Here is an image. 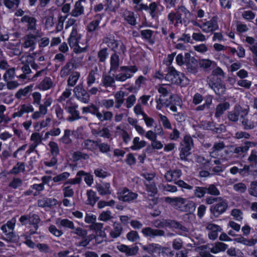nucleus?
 Segmentation results:
<instances>
[{
	"instance_id": "a211bd4d",
	"label": "nucleus",
	"mask_w": 257,
	"mask_h": 257,
	"mask_svg": "<svg viewBox=\"0 0 257 257\" xmlns=\"http://www.w3.org/2000/svg\"><path fill=\"white\" fill-rule=\"evenodd\" d=\"M209 86L214 90L215 93L218 95H222L224 94L226 88L224 85L222 83L209 79L208 81Z\"/></svg>"
},
{
	"instance_id": "e433bc0d",
	"label": "nucleus",
	"mask_w": 257,
	"mask_h": 257,
	"mask_svg": "<svg viewBox=\"0 0 257 257\" xmlns=\"http://www.w3.org/2000/svg\"><path fill=\"white\" fill-rule=\"evenodd\" d=\"M92 134L96 136L104 138H109L110 136L109 130L107 127H104L101 130L92 129Z\"/></svg>"
},
{
	"instance_id": "dca6fc26",
	"label": "nucleus",
	"mask_w": 257,
	"mask_h": 257,
	"mask_svg": "<svg viewBox=\"0 0 257 257\" xmlns=\"http://www.w3.org/2000/svg\"><path fill=\"white\" fill-rule=\"evenodd\" d=\"M206 230L209 231L208 237L212 240H215L218 236V233L221 231V228L218 225L208 222L204 224Z\"/></svg>"
},
{
	"instance_id": "864d4df0",
	"label": "nucleus",
	"mask_w": 257,
	"mask_h": 257,
	"mask_svg": "<svg viewBox=\"0 0 257 257\" xmlns=\"http://www.w3.org/2000/svg\"><path fill=\"white\" fill-rule=\"evenodd\" d=\"M171 220L170 219L156 220L154 221L153 224L157 228L170 227Z\"/></svg>"
},
{
	"instance_id": "b1692460",
	"label": "nucleus",
	"mask_w": 257,
	"mask_h": 257,
	"mask_svg": "<svg viewBox=\"0 0 257 257\" xmlns=\"http://www.w3.org/2000/svg\"><path fill=\"white\" fill-rule=\"evenodd\" d=\"M77 64L72 62H67L62 68L60 71V75L61 77H65L71 74V72L76 69Z\"/></svg>"
},
{
	"instance_id": "a19ab883",
	"label": "nucleus",
	"mask_w": 257,
	"mask_h": 257,
	"mask_svg": "<svg viewBox=\"0 0 257 257\" xmlns=\"http://www.w3.org/2000/svg\"><path fill=\"white\" fill-rule=\"evenodd\" d=\"M84 13V7L80 1L76 2L73 9L70 13V15L75 17L82 15Z\"/></svg>"
},
{
	"instance_id": "4c0bfd02",
	"label": "nucleus",
	"mask_w": 257,
	"mask_h": 257,
	"mask_svg": "<svg viewBox=\"0 0 257 257\" xmlns=\"http://www.w3.org/2000/svg\"><path fill=\"white\" fill-rule=\"evenodd\" d=\"M110 184L109 183H104L102 184L98 185L96 189L99 194L101 195H109L111 193L110 190Z\"/></svg>"
},
{
	"instance_id": "f03ea898",
	"label": "nucleus",
	"mask_w": 257,
	"mask_h": 257,
	"mask_svg": "<svg viewBox=\"0 0 257 257\" xmlns=\"http://www.w3.org/2000/svg\"><path fill=\"white\" fill-rule=\"evenodd\" d=\"M165 77V79L169 83L181 86H183L187 83V78L183 73L176 70L173 67H169Z\"/></svg>"
},
{
	"instance_id": "37998d69",
	"label": "nucleus",
	"mask_w": 257,
	"mask_h": 257,
	"mask_svg": "<svg viewBox=\"0 0 257 257\" xmlns=\"http://www.w3.org/2000/svg\"><path fill=\"white\" fill-rule=\"evenodd\" d=\"M82 145L85 149L94 151L97 149L98 144L97 141L88 139L84 141Z\"/></svg>"
},
{
	"instance_id": "ea45409f",
	"label": "nucleus",
	"mask_w": 257,
	"mask_h": 257,
	"mask_svg": "<svg viewBox=\"0 0 257 257\" xmlns=\"http://www.w3.org/2000/svg\"><path fill=\"white\" fill-rule=\"evenodd\" d=\"M80 76V74L79 72H72L67 81L68 86L70 87L74 86L76 84Z\"/></svg>"
},
{
	"instance_id": "5701e85b",
	"label": "nucleus",
	"mask_w": 257,
	"mask_h": 257,
	"mask_svg": "<svg viewBox=\"0 0 257 257\" xmlns=\"http://www.w3.org/2000/svg\"><path fill=\"white\" fill-rule=\"evenodd\" d=\"M158 8V5L155 2L151 3L149 6L144 4L140 5V10L148 11L152 18L156 17Z\"/></svg>"
},
{
	"instance_id": "4468645a",
	"label": "nucleus",
	"mask_w": 257,
	"mask_h": 257,
	"mask_svg": "<svg viewBox=\"0 0 257 257\" xmlns=\"http://www.w3.org/2000/svg\"><path fill=\"white\" fill-rule=\"evenodd\" d=\"M165 201L166 202L169 203L175 209L180 210H182V208L186 202L185 199L180 197L173 198L167 197L165 198Z\"/></svg>"
},
{
	"instance_id": "72a5a7b5",
	"label": "nucleus",
	"mask_w": 257,
	"mask_h": 257,
	"mask_svg": "<svg viewBox=\"0 0 257 257\" xmlns=\"http://www.w3.org/2000/svg\"><path fill=\"white\" fill-rule=\"evenodd\" d=\"M56 224L59 227L74 229L75 226L73 222L68 219L58 218L56 221Z\"/></svg>"
},
{
	"instance_id": "bf43d9fd",
	"label": "nucleus",
	"mask_w": 257,
	"mask_h": 257,
	"mask_svg": "<svg viewBox=\"0 0 257 257\" xmlns=\"http://www.w3.org/2000/svg\"><path fill=\"white\" fill-rule=\"evenodd\" d=\"M126 51V47L123 42L120 40L117 42V46L115 47V50L113 53H116L117 55H123Z\"/></svg>"
},
{
	"instance_id": "6e6d98bb",
	"label": "nucleus",
	"mask_w": 257,
	"mask_h": 257,
	"mask_svg": "<svg viewBox=\"0 0 257 257\" xmlns=\"http://www.w3.org/2000/svg\"><path fill=\"white\" fill-rule=\"evenodd\" d=\"M133 144L131 148L132 150H136L144 147L146 145V142L145 141H140L139 137H136L134 139Z\"/></svg>"
},
{
	"instance_id": "4d7b16f0",
	"label": "nucleus",
	"mask_w": 257,
	"mask_h": 257,
	"mask_svg": "<svg viewBox=\"0 0 257 257\" xmlns=\"http://www.w3.org/2000/svg\"><path fill=\"white\" fill-rule=\"evenodd\" d=\"M53 83L49 77L45 78L40 84V89L46 90L50 89L52 86Z\"/></svg>"
},
{
	"instance_id": "ddd939ff",
	"label": "nucleus",
	"mask_w": 257,
	"mask_h": 257,
	"mask_svg": "<svg viewBox=\"0 0 257 257\" xmlns=\"http://www.w3.org/2000/svg\"><path fill=\"white\" fill-rule=\"evenodd\" d=\"M198 26L204 32L209 33L218 29L217 18L213 17L210 21L199 25Z\"/></svg>"
},
{
	"instance_id": "2eb2a0df",
	"label": "nucleus",
	"mask_w": 257,
	"mask_h": 257,
	"mask_svg": "<svg viewBox=\"0 0 257 257\" xmlns=\"http://www.w3.org/2000/svg\"><path fill=\"white\" fill-rule=\"evenodd\" d=\"M225 144L222 141L215 142L212 148V151L210 152V155L212 158H217L220 157L222 160H227V159L223 155H220L219 153L220 151L225 148Z\"/></svg>"
},
{
	"instance_id": "aec40b11",
	"label": "nucleus",
	"mask_w": 257,
	"mask_h": 257,
	"mask_svg": "<svg viewBox=\"0 0 257 257\" xmlns=\"http://www.w3.org/2000/svg\"><path fill=\"white\" fill-rule=\"evenodd\" d=\"M113 76L110 75H103L101 79V85L105 88H115V79L114 74Z\"/></svg>"
},
{
	"instance_id": "69168bd1",
	"label": "nucleus",
	"mask_w": 257,
	"mask_h": 257,
	"mask_svg": "<svg viewBox=\"0 0 257 257\" xmlns=\"http://www.w3.org/2000/svg\"><path fill=\"white\" fill-rule=\"evenodd\" d=\"M125 20L131 25L136 24V20L134 17V14L131 12H126L124 14Z\"/></svg>"
},
{
	"instance_id": "338daca9",
	"label": "nucleus",
	"mask_w": 257,
	"mask_h": 257,
	"mask_svg": "<svg viewBox=\"0 0 257 257\" xmlns=\"http://www.w3.org/2000/svg\"><path fill=\"white\" fill-rule=\"evenodd\" d=\"M194 193L196 197L201 198L203 197L206 193V187H195Z\"/></svg>"
},
{
	"instance_id": "2f4dec72",
	"label": "nucleus",
	"mask_w": 257,
	"mask_h": 257,
	"mask_svg": "<svg viewBox=\"0 0 257 257\" xmlns=\"http://www.w3.org/2000/svg\"><path fill=\"white\" fill-rule=\"evenodd\" d=\"M122 231V227L120 223L115 222L112 225V229L111 230L109 235L113 238L118 237Z\"/></svg>"
},
{
	"instance_id": "13d9d810",
	"label": "nucleus",
	"mask_w": 257,
	"mask_h": 257,
	"mask_svg": "<svg viewBox=\"0 0 257 257\" xmlns=\"http://www.w3.org/2000/svg\"><path fill=\"white\" fill-rule=\"evenodd\" d=\"M206 193L211 196H217L220 195L219 190L217 189L214 184H210L208 187H206Z\"/></svg>"
},
{
	"instance_id": "4be33fe9",
	"label": "nucleus",
	"mask_w": 257,
	"mask_h": 257,
	"mask_svg": "<svg viewBox=\"0 0 257 257\" xmlns=\"http://www.w3.org/2000/svg\"><path fill=\"white\" fill-rule=\"evenodd\" d=\"M119 67V58L116 53H113L110 57V69L108 73H115Z\"/></svg>"
},
{
	"instance_id": "c9c22d12",
	"label": "nucleus",
	"mask_w": 257,
	"mask_h": 257,
	"mask_svg": "<svg viewBox=\"0 0 257 257\" xmlns=\"http://www.w3.org/2000/svg\"><path fill=\"white\" fill-rule=\"evenodd\" d=\"M98 69L95 67L94 69L92 70L88 74L87 77V87H90L93 84L95 83L97 77L98 76L97 73Z\"/></svg>"
},
{
	"instance_id": "6ab92c4d",
	"label": "nucleus",
	"mask_w": 257,
	"mask_h": 257,
	"mask_svg": "<svg viewBox=\"0 0 257 257\" xmlns=\"http://www.w3.org/2000/svg\"><path fill=\"white\" fill-rule=\"evenodd\" d=\"M255 143L246 141L243 145L235 147L233 150V153L237 154L239 156H243L248 152L251 146L255 147Z\"/></svg>"
},
{
	"instance_id": "c85d7f7f",
	"label": "nucleus",
	"mask_w": 257,
	"mask_h": 257,
	"mask_svg": "<svg viewBox=\"0 0 257 257\" xmlns=\"http://www.w3.org/2000/svg\"><path fill=\"white\" fill-rule=\"evenodd\" d=\"M101 17L100 15H97L95 17V20L91 21L87 26L88 35L96 31L99 28Z\"/></svg>"
},
{
	"instance_id": "052dcab7",
	"label": "nucleus",
	"mask_w": 257,
	"mask_h": 257,
	"mask_svg": "<svg viewBox=\"0 0 257 257\" xmlns=\"http://www.w3.org/2000/svg\"><path fill=\"white\" fill-rule=\"evenodd\" d=\"M72 158L75 161H78L81 159L86 160L89 158V156L87 154L82 153L80 151H76L73 153Z\"/></svg>"
},
{
	"instance_id": "9d476101",
	"label": "nucleus",
	"mask_w": 257,
	"mask_h": 257,
	"mask_svg": "<svg viewBox=\"0 0 257 257\" xmlns=\"http://www.w3.org/2000/svg\"><path fill=\"white\" fill-rule=\"evenodd\" d=\"M176 24L187 25L191 17V14L184 7L181 6L176 10Z\"/></svg>"
},
{
	"instance_id": "680f3d73",
	"label": "nucleus",
	"mask_w": 257,
	"mask_h": 257,
	"mask_svg": "<svg viewBox=\"0 0 257 257\" xmlns=\"http://www.w3.org/2000/svg\"><path fill=\"white\" fill-rule=\"evenodd\" d=\"M233 189L236 192L242 194L246 192L247 190L246 185L243 183H237L233 186Z\"/></svg>"
},
{
	"instance_id": "58836bf2",
	"label": "nucleus",
	"mask_w": 257,
	"mask_h": 257,
	"mask_svg": "<svg viewBox=\"0 0 257 257\" xmlns=\"http://www.w3.org/2000/svg\"><path fill=\"white\" fill-rule=\"evenodd\" d=\"M229 106L230 104L227 102L218 104L216 108L215 116L217 118L220 117L224 111L229 108Z\"/></svg>"
},
{
	"instance_id": "473e14b6",
	"label": "nucleus",
	"mask_w": 257,
	"mask_h": 257,
	"mask_svg": "<svg viewBox=\"0 0 257 257\" xmlns=\"http://www.w3.org/2000/svg\"><path fill=\"white\" fill-rule=\"evenodd\" d=\"M57 203V200L54 198H44L38 201V205L41 207H51Z\"/></svg>"
},
{
	"instance_id": "412c9836",
	"label": "nucleus",
	"mask_w": 257,
	"mask_h": 257,
	"mask_svg": "<svg viewBox=\"0 0 257 257\" xmlns=\"http://www.w3.org/2000/svg\"><path fill=\"white\" fill-rule=\"evenodd\" d=\"M80 39V35L78 34L75 28H73L68 39V42L71 47L74 48L75 50L79 48L78 46V42Z\"/></svg>"
},
{
	"instance_id": "f704fd0d",
	"label": "nucleus",
	"mask_w": 257,
	"mask_h": 257,
	"mask_svg": "<svg viewBox=\"0 0 257 257\" xmlns=\"http://www.w3.org/2000/svg\"><path fill=\"white\" fill-rule=\"evenodd\" d=\"M117 41L118 40H115L114 37L112 35L107 36L103 39V42L112 51H115V47L117 46Z\"/></svg>"
},
{
	"instance_id": "49530a36",
	"label": "nucleus",
	"mask_w": 257,
	"mask_h": 257,
	"mask_svg": "<svg viewBox=\"0 0 257 257\" xmlns=\"http://www.w3.org/2000/svg\"><path fill=\"white\" fill-rule=\"evenodd\" d=\"M25 171V163L23 162H18L10 171V173L14 175H17L21 172H24Z\"/></svg>"
},
{
	"instance_id": "09e8293b",
	"label": "nucleus",
	"mask_w": 257,
	"mask_h": 257,
	"mask_svg": "<svg viewBox=\"0 0 257 257\" xmlns=\"http://www.w3.org/2000/svg\"><path fill=\"white\" fill-rule=\"evenodd\" d=\"M146 190L150 193V195L154 196L157 194L158 189L155 182L145 183Z\"/></svg>"
},
{
	"instance_id": "f3484780",
	"label": "nucleus",
	"mask_w": 257,
	"mask_h": 257,
	"mask_svg": "<svg viewBox=\"0 0 257 257\" xmlns=\"http://www.w3.org/2000/svg\"><path fill=\"white\" fill-rule=\"evenodd\" d=\"M142 233L146 237L155 238L157 236H164L165 232L164 230L159 229H153L150 227L144 228L142 230Z\"/></svg>"
},
{
	"instance_id": "0eeeda50",
	"label": "nucleus",
	"mask_w": 257,
	"mask_h": 257,
	"mask_svg": "<svg viewBox=\"0 0 257 257\" xmlns=\"http://www.w3.org/2000/svg\"><path fill=\"white\" fill-rule=\"evenodd\" d=\"M248 108H244L238 105H236L233 109L228 112L227 117L228 119L232 122H236L239 119V116L241 118L247 115Z\"/></svg>"
},
{
	"instance_id": "f8f14e48",
	"label": "nucleus",
	"mask_w": 257,
	"mask_h": 257,
	"mask_svg": "<svg viewBox=\"0 0 257 257\" xmlns=\"http://www.w3.org/2000/svg\"><path fill=\"white\" fill-rule=\"evenodd\" d=\"M22 23H27V29L33 34H40V31L37 29V20L28 15L23 16L21 20Z\"/></svg>"
},
{
	"instance_id": "c03bdc74",
	"label": "nucleus",
	"mask_w": 257,
	"mask_h": 257,
	"mask_svg": "<svg viewBox=\"0 0 257 257\" xmlns=\"http://www.w3.org/2000/svg\"><path fill=\"white\" fill-rule=\"evenodd\" d=\"M228 245L221 242H216L214 245L210 249V251L213 253H217L220 251L225 250Z\"/></svg>"
},
{
	"instance_id": "423d86ee",
	"label": "nucleus",
	"mask_w": 257,
	"mask_h": 257,
	"mask_svg": "<svg viewBox=\"0 0 257 257\" xmlns=\"http://www.w3.org/2000/svg\"><path fill=\"white\" fill-rule=\"evenodd\" d=\"M73 91L74 96L78 101L85 104L89 103L90 95L87 91L84 88L82 84H79L76 86Z\"/></svg>"
},
{
	"instance_id": "5fc2aeb1",
	"label": "nucleus",
	"mask_w": 257,
	"mask_h": 257,
	"mask_svg": "<svg viewBox=\"0 0 257 257\" xmlns=\"http://www.w3.org/2000/svg\"><path fill=\"white\" fill-rule=\"evenodd\" d=\"M48 146L52 156H57L60 153V150L58 144L53 141H50Z\"/></svg>"
},
{
	"instance_id": "7c9ffc66",
	"label": "nucleus",
	"mask_w": 257,
	"mask_h": 257,
	"mask_svg": "<svg viewBox=\"0 0 257 257\" xmlns=\"http://www.w3.org/2000/svg\"><path fill=\"white\" fill-rule=\"evenodd\" d=\"M241 124L244 130H252L257 125V121L252 118V115L249 118H242Z\"/></svg>"
},
{
	"instance_id": "79ce46f5",
	"label": "nucleus",
	"mask_w": 257,
	"mask_h": 257,
	"mask_svg": "<svg viewBox=\"0 0 257 257\" xmlns=\"http://www.w3.org/2000/svg\"><path fill=\"white\" fill-rule=\"evenodd\" d=\"M154 33V32L152 30L146 29L141 31V36L143 39L148 41L149 43L153 44L155 43V41L153 38Z\"/></svg>"
},
{
	"instance_id": "a878e982",
	"label": "nucleus",
	"mask_w": 257,
	"mask_h": 257,
	"mask_svg": "<svg viewBox=\"0 0 257 257\" xmlns=\"http://www.w3.org/2000/svg\"><path fill=\"white\" fill-rule=\"evenodd\" d=\"M142 249L149 254L160 253L162 250V246L157 243H150L147 245H142Z\"/></svg>"
},
{
	"instance_id": "0e129e2a",
	"label": "nucleus",
	"mask_w": 257,
	"mask_h": 257,
	"mask_svg": "<svg viewBox=\"0 0 257 257\" xmlns=\"http://www.w3.org/2000/svg\"><path fill=\"white\" fill-rule=\"evenodd\" d=\"M15 75V69L14 68H8L3 75V79L5 81L14 78Z\"/></svg>"
},
{
	"instance_id": "c756f323",
	"label": "nucleus",
	"mask_w": 257,
	"mask_h": 257,
	"mask_svg": "<svg viewBox=\"0 0 257 257\" xmlns=\"http://www.w3.org/2000/svg\"><path fill=\"white\" fill-rule=\"evenodd\" d=\"M96 117L101 122L104 121H110L113 117V113L109 111L103 110L101 112L98 109L96 115Z\"/></svg>"
},
{
	"instance_id": "de8ad7c7",
	"label": "nucleus",
	"mask_w": 257,
	"mask_h": 257,
	"mask_svg": "<svg viewBox=\"0 0 257 257\" xmlns=\"http://www.w3.org/2000/svg\"><path fill=\"white\" fill-rule=\"evenodd\" d=\"M70 136L71 131L69 129H66L64 131L63 136L59 139V141L64 144L69 145L72 142Z\"/></svg>"
},
{
	"instance_id": "39448f33",
	"label": "nucleus",
	"mask_w": 257,
	"mask_h": 257,
	"mask_svg": "<svg viewBox=\"0 0 257 257\" xmlns=\"http://www.w3.org/2000/svg\"><path fill=\"white\" fill-rule=\"evenodd\" d=\"M116 194L120 201L127 203L133 202L138 197L137 193L132 192L126 187L118 189Z\"/></svg>"
},
{
	"instance_id": "8fccbe9b",
	"label": "nucleus",
	"mask_w": 257,
	"mask_h": 257,
	"mask_svg": "<svg viewBox=\"0 0 257 257\" xmlns=\"http://www.w3.org/2000/svg\"><path fill=\"white\" fill-rule=\"evenodd\" d=\"M87 204H89L93 206L98 200V198L96 196V193L91 190L87 191Z\"/></svg>"
},
{
	"instance_id": "1a4fd4ad",
	"label": "nucleus",
	"mask_w": 257,
	"mask_h": 257,
	"mask_svg": "<svg viewBox=\"0 0 257 257\" xmlns=\"http://www.w3.org/2000/svg\"><path fill=\"white\" fill-rule=\"evenodd\" d=\"M40 37V34L29 33L26 35L23 38L24 42L22 44V47L25 49H29L30 51H33L36 46V39Z\"/></svg>"
},
{
	"instance_id": "3c124183",
	"label": "nucleus",
	"mask_w": 257,
	"mask_h": 257,
	"mask_svg": "<svg viewBox=\"0 0 257 257\" xmlns=\"http://www.w3.org/2000/svg\"><path fill=\"white\" fill-rule=\"evenodd\" d=\"M98 109V108L94 104L90 103L87 106L83 107L82 108V113L85 114L87 113H90L94 115H96V113Z\"/></svg>"
},
{
	"instance_id": "774afa93",
	"label": "nucleus",
	"mask_w": 257,
	"mask_h": 257,
	"mask_svg": "<svg viewBox=\"0 0 257 257\" xmlns=\"http://www.w3.org/2000/svg\"><path fill=\"white\" fill-rule=\"evenodd\" d=\"M248 191L249 195L257 197V181L251 182Z\"/></svg>"
},
{
	"instance_id": "7ed1b4c3",
	"label": "nucleus",
	"mask_w": 257,
	"mask_h": 257,
	"mask_svg": "<svg viewBox=\"0 0 257 257\" xmlns=\"http://www.w3.org/2000/svg\"><path fill=\"white\" fill-rule=\"evenodd\" d=\"M138 71V68L135 65L123 66L120 67V73L114 75L116 81L124 82L132 77L133 74Z\"/></svg>"
},
{
	"instance_id": "603ef678",
	"label": "nucleus",
	"mask_w": 257,
	"mask_h": 257,
	"mask_svg": "<svg viewBox=\"0 0 257 257\" xmlns=\"http://www.w3.org/2000/svg\"><path fill=\"white\" fill-rule=\"evenodd\" d=\"M32 90V86L30 85L25 87L23 89H20L15 94V97L17 99H20L23 96H26Z\"/></svg>"
},
{
	"instance_id": "bb28decb",
	"label": "nucleus",
	"mask_w": 257,
	"mask_h": 257,
	"mask_svg": "<svg viewBox=\"0 0 257 257\" xmlns=\"http://www.w3.org/2000/svg\"><path fill=\"white\" fill-rule=\"evenodd\" d=\"M182 175L181 171L179 169L168 171L165 174L167 181L171 182L176 180Z\"/></svg>"
},
{
	"instance_id": "a18cd8bd",
	"label": "nucleus",
	"mask_w": 257,
	"mask_h": 257,
	"mask_svg": "<svg viewBox=\"0 0 257 257\" xmlns=\"http://www.w3.org/2000/svg\"><path fill=\"white\" fill-rule=\"evenodd\" d=\"M77 108L78 105L68 110H67V111L71 114V116L67 118L68 121H73L81 118L79 115V112L77 110Z\"/></svg>"
},
{
	"instance_id": "20e7f679",
	"label": "nucleus",
	"mask_w": 257,
	"mask_h": 257,
	"mask_svg": "<svg viewBox=\"0 0 257 257\" xmlns=\"http://www.w3.org/2000/svg\"><path fill=\"white\" fill-rule=\"evenodd\" d=\"M193 147V142L192 138L189 136H185L180 148V157L182 160H186L187 157L190 154V150Z\"/></svg>"
},
{
	"instance_id": "9b49d317",
	"label": "nucleus",
	"mask_w": 257,
	"mask_h": 257,
	"mask_svg": "<svg viewBox=\"0 0 257 257\" xmlns=\"http://www.w3.org/2000/svg\"><path fill=\"white\" fill-rule=\"evenodd\" d=\"M184 59L187 71L193 74L197 73L198 72L197 60L194 57H191L188 53L185 54Z\"/></svg>"
},
{
	"instance_id": "cd10ccee",
	"label": "nucleus",
	"mask_w": 257,
	"mask_h": 257,
	"mask_svg": "<svg viewBox=\"0 0 257 257\" xmlns=\"http://www.w3.org/2000/svg\"><path fill=\"white\" fill-rule=\"evenodd\" d=\"M170 227L179 229V232H178V234L179 235L187 236L189 234V229L186 226L183 225L180 222L175 220H171Z\"/></svg>"
},
{
	"instance_id": "f257e3e1",
	"label": "nucleus",
	"mask_w": 257,
	"mask_h": 257,
	"mask_svg": "<svg viewBox=\"0 0 257 257\" xmlns=\"http://www.w3.org/2000/svg\"><path fill=\"white\" fill-rule=\"evenodd\" d=\"M156 102L157 109L161 110L163 106L166 107L170 106V110L174 112H177L178 107L181 109L182 104L181 99L172 94L166 97L156 99Z\"/></svg>"
},
{
	"instance_id": "393cba45",
	"label": "nucleus",
	"mask_w": 257,
	"mask_h": 257,
	"mask_svg": "<svg viewBox=\"0 0 257 257\" xmlns=\"http://www.w3.org/2000/svg\"><path fill=\"white\" fill-rule=\"evenodd\" d=\"M40 221V218L37 214L32 213H29V222L30 224L32 225L34 227V229H31L30 230L31 234H33L37 232L36 231L39 227L38 223Z\"/></svg>"
},
{
	"instance_id": "e2e57ef3",
	"label": "nucleus",
	"mask_w": 257,
	"mask_h": 257,
	"mask_svg": "<svg viewBox=\"0 0 257 257\" xmlns=\"http://www.w3.org/2000/svg\"><path fill=\"white\" fill-rule=\"evenodd\" d=\"M3 239L8 241L14 242L18 239L17 236L13 232V231H9L5 236L2 237Z\"/></svg>"
},
{
	"instance_id": "6e6552de",
	"label": "nucleus",
	"mask_w": 257,
	"mask_h": 257,
	"mask_svg": "<svg viewBox=\"0 0 257 257\" xmlns=\"http://www.w3.org/2000/svg\"><path fill=\"white\" fill-rule=\"evenodd\" d=\"M217 203L212 205L210 208L211 213L215 217H219L226 210L228 204L226 200L221 198V200H218Z\"/></svg>"
}]
</instances>
